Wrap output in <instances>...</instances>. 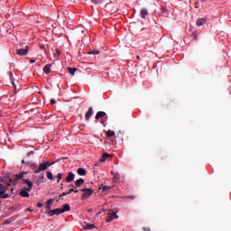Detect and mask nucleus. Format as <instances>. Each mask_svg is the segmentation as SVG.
<instances>
[{
    "mask_svg": "<svg viewBox=\"0 0 231 231\" xmlns=\"http://www.w3.org/2000/svg\"><path fill=\"white\" fill-rule=\"evenodd\" d=\"M30 50V47L26 46L24 49H19L16 51V54L20 55V57H23L24 55H28V51Z\"/></svg>",
    "mask_w": 231,
    "mask_h": 231,
    "instance_id": "obj_6",
    "label": "nucleus"
},
{
    "mask_svg": "<svg viewBox=\"0 0 231 231\" xmlns=\"http://www.w3.org/2000/svg\"><path fill=\"white\" fill-rule=\"evenodd\" d=\"M136 59H138V60H140V56H136Z\"/></svg>",
    "mask_w": 231,
    "mask_h": 231,
    "instance_id": "obj_42",
    "label": "nucleus"
},
{
    "mask_svg": "<svg viewBox=\"0 0 231 231\" xmlns=\"http://www.w3.org/2000/svg\"><path fill=\"white\" fill-rule=\"evenodd\" d=\"M24 174H26V173L25 172H21V173L15 175V179H11V180H13V181H15V185H17V180H23Z\"/></svg>",
    "mask_w": 231,
    "mask_h": 231,
    "instance_id": "obj_10",
    "label": "nucleus"
},
{
    "mask_svg": "<svg viewBox=\"0 0 231 231\" xmlns=\"http://www.w3.org/2000/svg\"><path fill=\"white\" fill-rule=\"evenodd\" d=\"M11 82L12 86L14 88V89H17V86H15V81L14 80V77L11 76Z\"/></svg>",
    "mask_w": 231,
    "mask_h": 231,
    "instance_id": "obj_29",
    "label": "nucleus"
},
{
    "mask_svg": "<svg viewBox=\"0 0 231 231\" xmlns=\"http://www.w3.org/2000/svg\"><path fill=\"white\" fill-rule=\"evenodd\" d=\"M23 182L25 183V185L28 187L21 189L20 196L23 198H30V193L28 192H32V189H33V182L28 179H23Z\"/></svg>",
    "mask_w": 231,
    "mask_h": 231,
    "instance_id": "obj_2",
    "label": "nucleus"
},
{
    "mask_svg": "<svg viewBox=\"0 0 231 231\" xmlns=\"http://www.w3.org/2000/svg\"><path fill=\"white\" fill-rule=\"evenodd\" d=\"M0 198H2L3 199H8V198H10V195L4 193L3 195L0 196Z\"/></svg>",
    "mask_w": 231,
    "mask_h": 231,
    "instance_id": "obj_28",
    "label": "nucleus"
},
{
    "mask_svg": "<svg viewBox=\"0 0 231 231\" xmlns=\"http://www.w3.org/2000/svg\"><path fill=\"white\" fill-rule=\"evenodd\" d=\"M106 137H107V139L109 140V138H116V135L115 134V131H113V130H108L107 132H106Z\"/></svg>",
    "mask_w": 231,
    "mask_h": 231,
    "instance_id": "obj_14",
    "label": "nucleus"
},
{
    "mask_svg": "<svg viewBox=\"0 0 231 231\" xmlns=\"http://www.w3.org/2000/svg\"><path fill=\"white\" fill-rule=\"evenodd\" d=\"M191 36L193 37V39L195 40V41H198V32H193L192 34H191Z\"/></svg>",
    "mask_w": 231,
    "mask_h": 231,
    "instance_id": "obj_30",
    "label": "nucleus"
},
{
    "mask_svg": "<svg viewBox=\"0 0 231 231\" xmlns=\"http://www.w3.org/2000/svg\"><path fill=\"white\" fill-rule=\"evenodd\" d=\"M106 116V112L99 111L96 115V120H100V118H104Z\"/></svg>",
    "mask_w": 231,
    "mask_h": 231,
    "instance_id": "obj_17",
    "label": "nucleus"
},
{
    "mask_svg": "<svg viewBox=\"0 0 231 231\" xmlns=\"http://www.w3.org/2000/svg\"><path fill=\"white\" fill-rule=\"evenodd\" d=\"M36 182L39 183V180H37Z\"/></svg>",
    "mask_w": 231,
    "mask_h": 231,
    "instance_id": "obj_46",
    "label": "nucleus"
},
{
    "mask_svg": "<svg viewBox=\"0 0 231 231\" xmlns=\"http://www.w3.org/2000/svg\"><path fill=\"white\" fill-rule=\"evenodd\" d=\"M62 189H64V188L61 186L60 189L62 190Z\"/></svg>",
    "mask_w": 231,
    "mask_h": 231,
    "instance_id": "obj_43",
    "label": "nucleus"
},
{
    "mask_svg": "<svg viewBox=\"0 0 231 231\" xmlns=\"http://www.w3.org/2000/svg\"><path fill=\"white\" fill-rule=\"evenodd\" d=\"M63 208H61V210L64 212H69V210H71V207H69V204H64L62 206Z\"/></svg>",
    "mask_w": 231,
    "mask_h": 231,
    "instance_id": "obj_21",
    "label": "nucleus"
},
{
    "mask_svg": "<svg viewBox=\"0 0 231 231\" xmlns=\"http://www.w3.org/2000/svg\"><path fill=\"white\" fill-rule=\"evenodd\" d=\"M4 225H10V221L5 220V221L4 222Z\"/></svg>",
    "mask_w": 231,
    "mask_h": 231,
    "instance_id": "obj_36",
    "label": "nucleus"
},
{
    "mask_svg": "<svg viewBox=\"0 0 231 231\" xmlns=\"http://www.w3.org/2000/svg\"><path fill=\"white\" fill-rule=\"evenodd\" d=\"M57 201H59V199H57Z\"/></svg>",
    "mask_w": 231,
    "mask_h": 231,
    "instance_id": "obj_50",
    "label": "nucleus"
},
{
    "mask_svg": "<svg viewBox=\"0 0 231 231\" xmlns=\"http://www.w3.org/2000/svg\"><path fill=\"white\" fill-rule=\"evenodd\" d=\"M78 174L79 176H86V174H88V171H86V169L84 168H79Z\"/></svg>",
    "mask_w": 231,
    "mask_h": 231,
    "instance_id": "obj_18",
    "label": "nucleus"
},
{
    "mask_svg": "<svg viewBox=\"0 0 231 231\" xmlns=\"http://www.w3.org/2000/svg\"><path fill=\"white\" fill-rule=\"evenodd\" d=\"M54 162H50L48 161H43L42 163H40L39 167L34 168V174H40V172H42L43 171H46L48 167H51Z\"/></svg>",
    "mask_w": 231,
    "mask_h": 231,
    "instance_id": "obj_3",
    "label": "nucleus"
},
{
    "mask_svg": "<svg viewBox=\"0 0 231 231\" xmlns=\"http://www.w3.org/2000/svg\"><path fill=\"white\" fill-rule=\"evenodd\" d=\"M60 198H62V197H60Z\"/></svg>",
    "mask_w": 231,
    "mask_h": 231,
    "instance_id": "obj_48",
    "label": "nucleus"
},
{
    "mask_svg": "<svg viewBox=\"0 0 231 231\" xmlns=\"http://www.w3.org/2000/svg\"><path fill=\"white\" fill-rule=\"evenodd\" d=\"M31 64H34L35 60H30Z\"/></svg>",
    "mask_w": 231,
    "mask_h": 231,
    "instance_id": "obj_39",
    "label": "nucleus"
},
{
    "mask_svg": "<svg viewBox=\"0 0 231 231\" xmlns=\"http://www.w3.org/2000/svg\"><path fill=\"white\" fill-rule=\"evenodd\" d=\"M100 215V212L97 213V216Z\"/></svg>",
    "mask_w": 231,
    "mask_h": 231,
    "instance_id": "obj_45",
    "label": "nucleus"
},
{
    "mask_svg": "<svg viewBox=\"0 0 231 231\" xmlns=\"http://www.w3.org/2000/svg\"><path fill=\"white\" fill-rule=\"evenodd\" d=\"M68 71L70 75H75V73L77 72V68L69 67Z\"/></svg>",
    "mask_w": 231,
    "mask_h": 231,
    "instance_id": "obj_24",
    "label": "nucleus"
},
{
    "mask_svg": "<svg viewBox=\"0 0 231 231\" xmlns=\"http://www.w3.org/2000/svg\"><path fill=\"white\" fill-rule=\"evenodd\" d=\"M51 104L53 106V104H55V99H51Z\"/></svg>",
    "mask_w": 231,
    "mask_h": 231,
    "instance_id": "obj_38",
    "label": "nucleus"
},
{
    "mask_svg": "<svg viewBox=\"0 0 231 231\" xmlns=\"http://www.w3.org/2000/svg\"><path fill=\"white\" fill-rule=\"evenodd\" d=\"M114 219H118V217L116 216V212L108 213L106 217V223H111Z\"/></svg>",
    "mask_w": 231,
    "mask_h": 231,
    "instance_id": "obj_7",
    "label": "nucleus"
},
{
    "mask_svg": "<svg viewBox=\"0 0 231 231\" xmlns=\"http://www.w3.org/2000/svg\"><path fill=\"white\" fill-rule=\"evenodd\" d=\"M43 71H44V73H46V75H50V71H51V64H47L43 68Z\"/></svg>",
    "mask_w": 231,
    "mask_h": 231,
    "instance_id": "obj_16",
    "label": "nucleus"
},
{
    "mask_svg": "<svg viewBox=\"0 0 231 231\" xmlns=\"http://www.w3.org/2000/svg\"><path fill=\"white\" fill-rule=\"evenodd\" d=\"M80 192H83L82 196H81V199H88V198H89V196L93 195V189H81Z\"/></svg>",
    "mask_w": 231,
    "mask_h": 231,
    "instance_id": "obj_4",
    "label": "nucleus"
},
{
    "mask_svg": "<svg viewBox=\"0 0 231 231\" xmlns=\"http://www.w3.org/2000/svg\"><path fill=\"white\" fill-rule=\"evenodd\" d=\"M56 178H57V182L59 183L62 180V173H58Z\"/></svg>",
    "mask_w": 231,
    "mask_h": 231,
    "instance_id": "obj_27",
    "label": "nucleus"
},
{
    "mask_svg": "<svg viewBox=\"0 0 231 231\" xmlns=\"http://www.w3.org/2000/svg\"><path fill=\"white\" fill-rule=\"evenodd\" d=\"M100 189H102L103 192H109V190H111V189H113V187L101 184L99 190H100Z\"/></svg>",
    "mask_w": 231,
    "mask_h": 231,
    "instance_id": "obj_15",
    "label": "nucleus"
},
{
    "mask_svg": "<svg viewBox=\"0 0 231 231\" xmlns=\"http://www.w3.org/2000/svg\"><path fill=\"white\" fill-rule=\"evenodd\" d=\"M68 194H69V193H68V192H63V193L60 195V197H62V196H68Z\"/></svg>",
    "mask_w": 231,
    "mask_h": 231,
    "instance_id": "obj_35",
    "label": "nucleus"
},
{
    "mask_svg": "<svg viewBox=\"0 0 231 231\" xmlns=\"http://www.w3.org/2000/svg\"><path fill=\"white\" fill-rule=\"evenodd\" d=\"M22 163H23V165H32V162L25 161V160H23Z\"/></svg>",
    "mask_w": 231,
    "mask_h": 231,
    "instance_id": "obj_32",
    "label": "nucleus"
},
{
    "mask_svg": "<svg viewBox=\"0 0 231 231\" xmlns=\"http://www.w3.org/2000/svg\"><path fill=\"white\" fill-rule=\"evenodd\" d=\"M42 206H43L42 203L38 202L37 207H38L39 208H42Z\"/></svg>",
    "mask_w": 231,
    "mask_h": 231,
    "instance_id": "obj_34",
    "label": "nucleus"
},
{
    "mask_svg": "<svg viewBox=\"0 0 231 231\" xmlns=\"http://www.w3.org/2000/svg\"><path fill=\"white\" fill-rule=\"evenodd\" d=\"M70 189L68 191V194H71V192H75L77 194V192H79V190L75 189V185L74 184H70L69 186Z\"/></svg>",
    "mask_w": 231,
    "mask_h": 231,
    "instance_id": "obj_22",
    "label": "nucleus"
},
{
    "mask_svg": "<svg viewBox=\"0 0 231 231\" xmlns=\"http://www.w3.org/2000/svg\"><path fill=\"white\" fill-rule=\"evenodd\" d=\"M63 185H64V184H63V183H61V187H63Z\"/></svg>",
    "mask_w": 231,
    "mask_h": 231,
    "instance_id": "obj_44",
    "label": "nucleus"
},
{
    "mask_svg": "<svg viewBox=\"0 0 231 231\" xmlns=\"http://www.w3.org/2000/svg\"><path fill=\"white\" fill-rule=\"evenodd\" d=\"M143 230L144 231H151V227H144Z\"/></svg>",
    "mask_w": 231,
    "mask_h": 231,
    "instance_id": "obj_37",
    "label": "nucleus"
},
{
    "mask_svg": "<svg viewBox=\"0 0 231 231\" xmlns=\"http://www.w3.org/2000/svg\"><path fill=\"white\" fill-rule=\"evenodd\" d=\"M107 158H109V154L108 153H104L101 158L99 159V162H106V160H107Z\"/></svg>",
    "mask_w": 231,
    "mask_h": 231,
    "instance_id": "obj_23",
    "label": "nucleus"
},
{
    "mask_svg": "<svg viewBox=\"0 0 231 231\" xmlns=\"http://www.w3.org/2000/svg\"><path fill=\"white\" fill-rule=\"evenodd\" d=\"M91 2H92L94 5H100V3H102V1H100V0H91Z\"/></svg>",
    "mask_w": 231,
    "mask_h": 231,
    "instance_id": "obj_31",
    "label": "nucleus"
},
{
    "mask_svg": "<svg viewBox=\"0 0 231 231\" xmlns=\"http://www.w3.org/2000/svg\"><path fill=\"white\" fill-rule=\"evenodd\" d=\"M73 180H75V173L69 171L68 177L65 179V180L67 181V183H71V181H73Z\"/></svg>",
    "mask_w": 231,
    "mask_h": 231,
    "instance_id": "obj_8",
    "label": "nucleus"
},
{
    "mask_svg": "<svg viewBox=\"0 0 231 231\" xmlns=\"http://www.w3.org/2000/svg\"><path fill=\"white\" fill-rule=\"evenodd\" d=\"M84 230H95V228H97V226L93 224H86L83 226Z\"/></svg>",
    "mask_w": 231,
    "mask_h": 231,
    "instance_id": "obj_13",
    "label": "nucleus"
},
{
    "mask_svg": "<svg viewBox=\"0 0 231 231\" xmlns=\"http://www.w3.org/2000/svg\"><path fill=\"white\" fill-rule=\"evenodd\" d=\"M207 23V18H199L197 20L196 24L197 26H203Z\"/></svg>",
    "mask_w": 231,
    "mask_h": 231,
    "instance_id": "obj_11",
    "label": "nucleus"
},
{
    "mask_svg": "<svg viewBox=\"0 0 231 231\" xmlns=\"http://www.w3.org/2000/svg\"><path fill=\"white\" fill-rule=\"evenodd\" d=\"M46 176H47L48 180H50L51 181H52V180H54L53 173H51V171H47Z\"/></svg>",
    "mask_w": 231,
    "mask_h": 231,
    "instance_id": "obj_25",
    "label": "nucleus"
},
{
    "mask_svg": "<svg viewBox=\"0 0 231 231\" xmlns=\"http://www.w3.org/2000/svg\"><path fill=\"white\" fill-rule=\"evenodd\" d=\"M127 198H128V199H136L135 196H128Z\"/></svg>",
    "mask_w": 231,
    "mask_h": 231,
    "instance_id": "obj_33",
    "label": "nucleus"
},
{
    "mask_svg": "<svg viewBox=\"0 0 231 231\" xmlns=\"http://www.w3.org/2000/svg\"><path fill=\"white\" fill-rule=\"evenodd\" d=\"M98 53H100V51H98V50H92L89 52V55H98Z\"/></svg>",
    "mask_w": 231,
    "mask_h": 231,
    "instance_id": "obj_26",
    "label": "nucleus"
},
{
    "mask_svg": "<svg viewBox=\"0 0 231 231\" xmlns=\"http://www.w3.org/2000/svg\"><path fill=\"white\" fill-rule=\"evenodd\" d=\"M82 185H84V179L80 178L79 180H77L75 181V185L76 187H82Z\"/></svg>",
    "mask_w": 231,
    "mask_h": 231,
    "instance_id": "obj_19",
    "label": "nucleus"
},
{
    "mask_svg": "<svg viewBox=\"0 0 231 231\" xmlns=\"http://www.w3.org/2000/svg\"><path fill=\"white\" fill-rule=\"evenodd\" d=\"M44 178V175L40 176V180H42Z\"/></svg>",
    "mask_w": 231,
    "mask_h": 231,
    "instance_id": "obj_40",
    "label": "nucleus"
},
{
    "mask_svg": "<svg viewBox=\"0 0 231 231\" xmlns=\"http://www.w3.org/2000/svg\"><path fill=\"white\" fill-rule=\"evenodd\" d=\"M0 196H3L8 190L10 185H15V180L10 178V174H6L4 177H0Z\"/></svg>",
    "mask_w": 231,
    "mask_h": 231,
    "instance_id": "obj_1",
    "label": "nucleus"
},
{
    "mask_svg": "<svg viewBox=\"0 0 231 231\" xmlns=\"http://www.w3.org/2000/svg\"><path fill=\"white\" fill-rule=\"evenodd\" d=\"M0 116H1V110H0Z\"/></svg>",
    "mask_w": 231,
    "mask_h": 231,
    "instance_id": "obj_47",
    "label": "nucleus"
},
{
    "mask_svg": "<svg viewBox=\"0 0 231 231\" xmlns=\"http://www.w3.org/2000/svg\"><path fill=\"white\" fill-rule=\"evenodd\" d=\"M48 212H50V209L47 208V210L45 211V214H48Z\"/></svg>",
    "mask_w": 231,
    "mask_h": 231,
    "instance_id": "obj_41",
    "label": "nucleus"
},
{
    "mask_svg": "<svg viewBox=\"0 0 231 231\" xmlns=\"http://www.w3.org/2000/svg\"><path fill=\"white\" fill-rule=\"evenodd\" d=\"M60 214H64V211L61 208L51 209L48 212V216L51 217V216H60Z\"/></svg>",
    "mask_w": 231,
    "mask_h": 231,
    "instance_id": "obj_5",
    "label": "nucleus"
},
{
    "mask_svg": "<svg viewBox=\"0 0 231 231\" xmlns=\"http://www.w3.org/2000/svg\"><path fill=\"white\" fill-rule=\"evenodd\" d=\"M54 201H55V199H50L47 200L46 208L48 210H51V205L53 204Z\"/></svg>",
    "mask_w": 231,
    "mask_h": 231,
    "instance_id": "obj_12",
    "label": "nucleus"
},
{
    "mask_svg": "<svg viewBox=\"0 0 231 231\" xmlns=\"http://www.w3.org/2000/svg\"><path fill=\"white\" fill-rule=\"evenodd\" d=\"M147 15H149V12L147 11V9H142L141 10V17L143 19H145L147 17Z\"/></svg>",
    "mask_w": 231,
    "mask_h": 231,
    "instance_id": "obj_20",
    "label": "nucleus"
},
{
    "mask_svg": "<svg viewBox=\"0 0 231 231\" xmlns=\"http://www.w3.org/2000/svg\"><path fill=\"white\" fill-rule=\"evenodd\" d=\"M91 116H93V107L88 108V112L85 115V120L88 121Z\"/></svg>",
    "mask_w": 231,
    "mask_h": 231,
    "instance_id": "obj_9",
    "label": "nucleus"
},
{
    "mask_svg": "<svg viewBox=\"0 0 231 231\" xmlns=\"http://www.w3.org/2000/svg\"><path fill=\"white\" fill-rule=\"evenodd\" d=\"M57 201H59V199H57Z\"/></svg>",
    "mask_w": 231,
    "mask_h": 231,
    "instance_id": "obj_49",
    "label": "nucleus"
}]
</instances>
